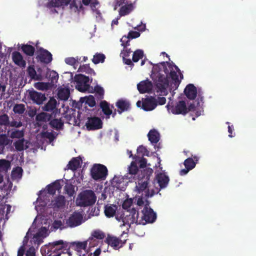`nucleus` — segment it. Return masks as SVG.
I'll list each match as a JSON object with an SVG mask.
<instances>
[{
    "label": "nucleus",
    "instance_id": "1",
    "mask_svg": "<svg viewBox=\"0 0 256 256\" xmlns=\"http://www.w3.org/2000/svg\"><path fill=\"white\" fill-rule=\"evenodd\" d=\"M129 214H126L122 218V222L128 224L134 223L139 224L145 225L146 224L154 222L156 219V214L154 210L149 207V202L146 200L144 208L142 210L140 216L139 212L134 208H132L130 212H127Z\"/></svg>",
    "mask_w": 256,
    "mask_h": 256
},
{
    "label": "nucleus",
    "instance_id": "2",
    "mask_svg": "<svg viewBox=\"0 0 256 256\" xmlns=\"http://www.w3.org/2000/svg\"><path fill=\"white\" fill-rule=\"evenodd\" d=\"M154 84L156 91L160 95L166 96L168 92L167 88L168 86V80L166 76L159 72H152L151 75Z\"/></svg>",
    "mask_w": 256,
    "mask_h": 256
},
{
    "label": "nucleus",
    "instance_id": "3",
    "mask_svg": "<svg viewBox=\"0 0 256 256\" xmlns=\"http://www.w3.org/2000/svg\"><path fill=\"white\" fill-rule=\"evenodd\" d=\"M152 173L153 170L148 168L140 170V173L138 174L136 188L138 194L148 189L150 178Z\"/></svg>",
    "mask_w": 256,
    "mask_h": 256
},
{
    "label": "nucleus",
    "instance_id": "4",
    "mask_svg": "<svg viewBox=\"0 0 256 256\" xmlns=\"http://www.w3.org/2000/svg\"><path fill=\"white\" fill-rule=\"evenodd\" d=\"M96 196L94 192L90 190H86L80 192L76 198V205L86 207L93 205L96 202Z\"/></svg>",
    "mask_w": 256,
    "mask_h": 256
},
{
    "label": "nucleus",
    "instance_id": "5",
    "mask_svg": "<svg viewBox=\"0 0 256 256\" xmlns=\"http://www.w3.org/2000/svg\"><path fill=\"white\" fill-rule=\"evenodd\" d=\"M68 244L62 240H59L49 243L46 246L48 256H60L64 253L62 250H66Z\"/></svg>",
    "mask_w": 256,
    "mask_h": 256
},
{
    "label": "nucleus",
    "instance_id": "6",
    "mask_svg": "<svg viewBox=\"0 0 256 256\" xmlns=\"http://www.w3.org/2000/svg\"><path fill=\"white\" fill-rule=\"evenodd\" d=\"M106 167L102 164H94L90 170V176L95 180H104L108 175Z\"/></svg>",
    "mask_w": 256,
    "mask_h": 256
},
{
    "label": "nucleus",
    "instance_id": "7",
    "mask_svg": "<svg viewBox=\"0 0 256 256\" xmlns=\"http://www.w3.org/2000/svg\"><path fill=\"white\" fill-rule=\"evenodd\" d=\"M38 43L36 44V50L35 52L34 58L38 62L42 64H49L52 60V54L48 50L42 48H38Z\"/></svg>",
    "mask_w": 256,
    "mask_h": 256
},
{
    "label": "nucleus",
    "instance_id": "8",
    "mask_svg": "<svg viewBox=\"0 0 256 256\" xmlns=\"http://www.w3.org/2000/svg\"><path fill=\"white\" fill-rule=\"evenodd\" d=\"M118 6H121L118 11L120 17L128 15L134 9V4H128L126 0H117L114 6V10H116Z\"/></svg>",
    "mask_w": 256,
    "mask_h": 256
},
{
    "label": "nucleus",
    "instance_id": "9",
    "mask_svg": "<svg viewBox=\"0 0 256 256\" xmlns=\"http://www.w3.org/2000/svg\"><path fill=\"white\" fill-rule=\"evenodd\" d=\"M166 107L168 111H170L174 114L185 115L188 113L187 106L184 100L178 101L175 106L168 104Z\"/></svg>",
    "mask_w": 256,
    "mask_h": 256
},
{
    "label": "nucleus",
    "instance_id": "10",
    "mask_svg": "<svg viewBox=\"0 0 256 256\" xmlns=\"http://www.w3.org/2000/svg\"><path fill=\"white\" fill-rule=\"evenodd\" d=\"M76 88L80 92L88 91L90 88L88 76L80 74L76 78Z\"/></svg>",
    "mask_w": 256,
    "mask_h": 256
},
{
    "label": "nucleus",
    "instance_id": "11",
    "mask_svg": "<svg viewBox=\"0 0 256 256\" xmlns=\"http://www.w3.org/2000/svg\"><path fill=\"white\" fill-rule=\"evenodd\" d=\"M198 158L194 156L192 158H188L185 160L184 162L185 168L182 169L180 172V174L181 176H184L188 173V172L193 169L196 165V164L198 161Z\"/></svg>",
    "mask_w": 256,
    "mask_h": 256
},
{
    "label": "nucleus",
    "instance_id": "12",
    "mask_svg": "<svg viewBox=\"0 0 256 256\" xmlns=\"http://www.w3.org/2000/svg\"><path fill=\"white\" fill-rule=\"evenodd\" d=\"M82 215L78 212H74L66 220V224L70 228L80 225L82 222Z\"/></svg>",
    "mask_w": 256,
    "mask_h": 256
},
{
    "label": "nucleus",
    "instance_id": "13",
    "mask_svg": "<svg viewBox=\"0 0 256 256\" xmlns=\"http://www.w3.org/2000/svg\"><path fill=\"white\" fill-rule=\"evenodd\" d=\"M126 240H122L114 236H108L106 240V242L108 246H112L114 250H117L122 248L126 244Z\"/></svg>",
    "mask_w": 256,
    "mask_h": 256
},
{
    "label": "nucleus",
    "instance_id": "14",
    "mask_svg": "<svg viewBox=\"0 0 256 256\" xmlns=\"http://www.w3.org/2000/svg\"><path fill=\"white\" fill-rule=\"evenodd\" d=\"M86 126L88 130H98L102 128V122L100 118L98 117L89 118L86 124Z\"/></svg>",
    "mask_w": 256,
    "mask_h": 256
},
{
    "label": "nucleus",
    "instance_id": "15",
    "mask_svg": "<svg viewBox=\"0 0 256 256\" xmlns=\"http://www.w3.org/2000/svg\"><path fill=\"white\" fill-rule=\"evenodd\" d=\"M156 106V100L154 96L148 97L142 100V108L145 111L152 110Z\"/></svg>",
    "mask_w": 256,
    "mask_h": 256
},
{
    "label": "nucleus",
    "instance_id": "16",
    "mask_svg": "<svg viewBox=\"0 0 256 256\" xmlns=\"http://www.w3.org/2000/svg\"><path fill=\"white\" fill-rule=\"evenodd\" d=\"M28 96L33 102L38 104H42L43 102L46 99L44 94L38 92L34 90L29 91Z\"/></svg>",
    "mask_w": 256,
    "mask_h": 256
},
{
    "label": "nucleus",
    "instance_id": "17",
    "mask_svg": "<svg viewBox=\"0 0 256 256\" xmlns=\"http://www.w3.org/2000/svg\"><path fill=\"white\" fill-rule=\"evenodd\" d=\"M137 88L140 94L148 93L152 89V84L151 81L147 79L139 82L137 84Z\"/></svg>",
    "mask_w": 256,
    "mask_h": 256
},
{
    "label": "nucleus",
    "instance_id": "18",
    "mask_svg": "<svg viewBox=\"0 0 256 256\" xmlns=\"http://www.w3.org/2000/svg\"><path fill=\"white\" fill-rule=\"evenodd\" d=\"M136 161L137 160H136L135 161H132L131 162L130 166L128 168V172L124 176L126 179H128L130 180L131 178H134L136 175L140 173L138 172L139 170L137 166Z\"/></svg>",
    "mask_w": 256,
    "mask_h": 256
},
{
    "label": "nucleus",
    "instance_id": "19",
    "mask_svg": "<svg viewBox=\"0 0 256 256\" xmlns=\"http://www.w3.org/2000/svg\"><path fill=\"white\" fill-rule=\"evenodd\" d=\"M140 59L142 60L140 64H154L150 61L148 60L144 55L143 50L138 49L135 50L132 54V60L134 62H137Z\"/></svg>",
    "mask_w": 256,
    "mask_h": 256
},
{
    "label": "nucleus",
    "instance_id": "20",
    "mask_svg": "<svg viewBox=\"0 0 256 256\" xmlns=\"http://www.w3.org/2000/svg\"><path fill=\"white\" fill-rule=\"evenodd\" d=\"M184 92L185 95L189 100H194L197 96V89L196 87L192 84H190L186 86Z\"/></svg>",
    "mask_w": 256,
    "mask_h": 256
},
{
    "label": "nucleus",
    "instance_id": "21",
    "mask_svg": "<svg viewBox=\"0 0 256 256\" xmlns=\"http://www.w3.org/2000/svg\"><path fill=\"white\" fill-rule=\"evenodd\" d=\"M156 180L160 188H166L170 180L168 176L162 172L157 174Z\"/></svg>",
    "mask_w": 256,
    "mask_h": 256
},
{
    "label": "nucleus",
    "instance_id": "22",
    "mask_svg": "<svg viewBox=\"0 0 256 256\" xmlns=\"http://www.w3.org/2000/svg\"><path fill=\"white\" fill-rule=\"evenodd\" d=\"M20 50L28 56V58L34 56L36 52L35 48L28 44H22Z\"/></svg>",
    "mask_w": 256,
    "mask_h": 256
},
{
    "label": "nucleus",
    "instance_id": "23",
    "mask_svg": "<svg viewBox=\"0 0 256 256\" xmlns=\"http://www.w3.org/2000/svg\"><path fill=\"white\" fill-rule=\"evenodd\" d=\"M100 106L106 118H109L112 114V108H114V106H112L110 108V104L106 100H102L100 104Z\"/></svg>",
    "mask_w": 256,
    "mask_h": 256
},
{
    "label": "nucleus",
    "instance_id": "24",
    "mask_svg": "<svg viewBox=\"0 0 256 256\" xmlns=\"http://www.w3.org/2000/svg\"><path fill=\"white\" fill-rule=\"evenodd\" d=\"M70 96V90L68 88L60 87L58 88V97L62 100L66 101Z\"/></svg>",
    "mask_w": 256,
    "mask_h": 256
},
{
    "label": "nucleus",
    "instance_id": "25",
    "mask_svg": "<svg viewBox=\"0 0 256 256\" xmlns=\"http://www.w3.org/2000/svg\"><path fill=\"white\" fill-rule=\"evenodd\" d=\"M58 74L56 71L48 68L47 70L45 78H46L48 82H50L52 84L54 85L58 82Z\"/></svg>",
    "mask_w": 256,
    "mask_h": 256
},
{
    "label": "nucleus",
    "instance_id": "26",
    "mask_svg": "<svg viewBox=\"0 0 256 256\" xmlns=\"http://www.w3.org/2000/svg\"><path fill=\"white\" fill-rule=\"evenodd\" d=\"M57 101L54 98H50L48 102L42 107L44 110L54 112L56 110Z\"/></svg>",
    "mask_w": 256,
    "mask_h": 256
},
{
    "label": "nucleus",
    "instance_id": "27",
    "mask_svg": "<svg viewBox=\"0 0 256 256\" xmlns=\"http://www.w3.org/2000/svg\"><path fill=\"white\" fill-rule=\"evenodd\" d=\"M116 106L119 109L118 112L121 114L124 111H127L130 108V104L128 101L120 100L116 103Z\"/></svg>",
    "mask_w": 256,
    "mask_h": 256
},
{
    "label": "nucleus",
    "instance_id": "28",
    "mask_svg": "<svg viewBox=\"0 0 256 256\" xmlns=\"http://www.w3.org/2000/svg\"><path fill=\"white\" fill-rule=\"evenodd\" d=\"M117 206L114 204H106L104 208V212L107 218L113 217L116 212Z\"/></svg>",
    "mask_w": 256,
    "mask_h": 256
},
{
    "label": "nucleus",
    "instance_id": "29",
    "mask_svg": "<svg viewBox=\"0 0 256 256\" xmlns=\"http://www.w3.org/2000/svg\"><path fill=\"white\" fill-rule=\"evenodd\" d=\"M66 243L68 244V247L66 249L70 247H74L76 250L79 252L82 250H85L86 248L88 241L74 242H71L70 244L68 242Z\"/></svg>",
    "mask_w": 256,
    "mask_h": 256
},
{
    "label": "nucleus",
    "instance_id": "30",
    "mask_svg": "<svg viewBox=\"0 0 256 256\" xmlns=\"http://www.w3.org/2000/svg\"><path fill=\"white\" fill-rule=\"evenodd\" d=\"M148 140L152 144H156L160 140V135L159 132L155 129L150 130L148 134Z\"/></svg>",
    "mask_w": 256,
    "mask_h": 256
},
{
    "label": "nucleus",
    "instance_id": "31",
    "mask_svg": "<svg viewBox=\"0 0 256 256\" xmlns=\"http://www.w3.org/2000/svg\"><path fill=\"white\" fill-rule=\"evenodd\" d=\"M66 204L65 198L63 196H59L52 201V205L54 208H60L64 206Z\"/></svg>",
    "mask_w": 256,
    "mask_h": 256
},
{
    "label": "nucleus",
    "instance_id": "32",
    "mask_svg": "<svg viewBox=\"0 0 256 256\" xmlns=\"http://www.w3.org/2000/svg\"><path fill=\"white\" fill-rule=\"evenodd\" d=\"M12 58L14 64H26L22 54L18 52L14 51L12 54Z\"/></svg>",
    "mask_w": 256,
    "mask_h": 256
},
{
    "label": "nucleus",
    "instance_id": "33",
    "mask_svg": "<svg viewBox=\"0 0 256 256\" xmlns=\"http://www.w3.org/2000/svg\"><path fill=\"white\" fill-rule=\"evenodd\" d=\"M81 161L80 157L73 158L68 164V168L73 171L76 170L80 167Z\"/></svg>",
    "mask_w": 256,
    "mask_h": 256
},
{
    "label": "nucleus",
    "instance_id": "34",
    "mask_svg": "<svg viewBox=\"0 0 256 256\" xmlns=\"http://www.w3.org/2000/svg\"><path fill=\"white\" fill-rule=\"evenodd\" d=\"M92 238H90L88 240H90V246H94V244H92V241L94 242V238L98 240H102L105 237V234L104 232L100 230H94L92 234Z\"/></svg>",
    "mask_w": 256,
    "mask_h": 256
},
{
    "label": "nucleus",
    "instance_id": "35",
    "mask_svg": "<svg viewBox=\"0 0 256 256\" xmlns=\"http://www.w3.org/2000/svg\"><path fill=\"white\" fill-rule=\"evenodd\" d=\"M12 142V140L8 138L6 134H0V150L2 152L6 146L11 144Z\"/></svg>",
    "mask_w": 256,
    "mask_h": 256
},
{
    "label": "nucleus",
    "instance_id": "36",
    "mask_svg": "<svg viewBox=\"0 0 256 256\" xmlns=\"http://www.w3.org/2000/svg\"><path fill=\"white\" fill-rule=\"evenodd\" d=\"M48 70V68L46 66V65H42V67L37 68V78H36V80H44Z\"/></svg>",
    "mask_w": 256,
    "mask_h": 256
},
{
    "label": "nucleus",
    "instance_id": "37",
    "mask_svg": "<svg viewBox=\"0 0 256 256\" xmlns=\"http://www.w3.org/2000/svg\"><path fill=\"white\" fill-rule=\"evenodd\" d=\"M49 124L51 128L57 130H62L64 127V122L60 118H54L50 121Z\"/></svg>",
    "mask_w": 256,
    "mask_h": 256
},
{
    "label": "nucleus",
    "instance_id": "38",
    "mask_svg": "<svg viewBox=\"0 0 256 256\" xmlns=\"http://www.w3.org/2000/svg\"><path fill=\"white\" fill-rule=\"evenodd\" d=\"M72 0H51L50 4L52 7L66 6L70 4Z\"/></svg>",
    "mask_w": 256,
    "mask_h": 256
},
{
    "label": "nucleus",
    "instance_id": "39",
    "mask_svg": "<svg viewBox=\"0 0 256 256\" xmlns=\"http://www.w3.org/2000/svg\"><path fill=\"white\" fill-rule=\"evenodd\" d=\"M61 188L59 182H56L51 184H48L47 186L48 192L50 194H54L56 190H58Z\"/></svg>",
    "mask_w": 256,
    "mask_h": 256
},
{
    "label": "nucleus",
    "instance_id": "40",
    "mask_svg": "<svg viewBox=\"0 0 256 256\" xmlns=\"http://www.w3.org/2000/svg\"><path fill=\"white\" fill-rule=\"evenodd\" d=\"M52 115L46 112H42L36 115V119L38 122H48L50 120Z\"/></svg>",
    "mask_w": 256,
    "mask_h": 256
},
{
    "label": "nucleus",
    "instance_id": "41",
    "mask_svg": "<svg viewBox=\"0 0 256 256\" xmlns=\"http://www.w3.org/2000/svg\"><path fill=\"white\" fill-rule=\"evenodd\" d=\"M106 59V56L102 53H96L93 56L92 62L94 64L103 63Z\"/></svg>",
    "mask_w": 256,
    "mask_h": 256
},
{
    "label": "nucleus",
    "instance_id": "42",
    "mask_svg": "<svg viewBox=\"0 0 256 256\" xmlns=\"http://www.w3.org/2000/svg\"><path fill=\"white\" fill-rule=\"evenodd\" d=\"M10 168V162L6 160H0V172H6Z\"/></svg>",
    "mask_w": 256,
    "mask_h": 256
},
{
    "label": "nucleus",
    "instance_id": "43",
    "mask_svg": "<svg viewBox=\"0 0 256 256\" xmlns=\"http://www.w3.org/2000/svg\"><path fill=\"white\" fill-rule=\"evenodd\" d=\"M94 90L96 93V96L99 100H102L104 98V90L102 87L99 85L94 86Z\"/></svg>",
    "mask_w": 256,
    "mask_h": 256
},
{
    "label": "nucleus",
    "instance_id": "44",
    "mask_svg": "<svg viewBox=\"0 0 256 256\" xmlns=\"http://www.w3.org/2000/svg\"><path fill=\"white\" fill-rule=\"evenodd\" d=\"M132 204V200L131 199L126 200L122 204V208L126 210L124 212L123 214L121 215V218L122 220L124 214H125L124 216H126V214H129V213L127 212H130L132 210V209L130 210H128V209L131 206Z\"/></svg>",
    "mask_w": 256,
    "mask_h": 256
},
{
    "label": "nucleus",
    "instance_id": "45",
    "mask_svg": "<svg viewBox=\"0 0 256 256\" xmlns=\"http://www.w3.org/2000/svg\"><path fill=\"white\" fill-rule=\"evenodd\" d=\"M24 138L19 139L18 140L16 141L14 143V146L15 147L16 150L18 152H21L24 150Z\"/></svg>",
    "mask_w": 256,
    "mask_h": 256
},
{
    "label": "nucleus",
    "instance_id": "46",
    "mask_svg": "<svg viewBox=\"0 0 256 256\" xmlns=\"http://www.w3.org/2000/svg\"><path fill=\"white\" fill-rule=\"evenodd\" d=\"M47 232V230L45 227H42L40 230L38 232L35 236H34L33 239L34 240L38 241V244H40L42 241V240H39V238L40 236H42L43 235L46 234Z\"/></svg>",
    "mask_w": 256,
    "mask_h": 256
},
{
    "label": "nucleus",
    "instance_id": "47",
    "mask_svg": "<svg viewBox=\"0 0 256 256\" xmlns=\"http://www.w3.org/2000/svg\"><path fill=\"white\" fill-rule=\"evenodd\" d=\"M24 136V132L23 130H15L12 131L10 134V137L12 138H22Z\"/></svg>",
    "mask_w": 256,
    "mask_h": 256
},
{
    "label": "nucleus",
    "instance_id": "48",
    "mask_svg": "<svg viewBox=\"0 0 256 256\" xmlns=\"http://www.w3.org/2000/svg\"><path fill=\"white\" fill-rule=\"evenodd\" d=\"M26 110L25 106L24 104H16L13 108V111L16 114H22Z\"/></svg>",
    "mask_w": 256,
    "mask_h": 256
},
{
    "label": "nucleus",
    "instance_id": "49",
    "mask_svg": "<svg viewBox=\"0 0 256 256\" xmlns=\"http://www.w3.org/2000/svg\"><path fill=\"white\" fill-rule=\"evenodd\" d=\"M34 65H30L28 68V76L32 79L36 80L37 78V70L36 71L34 67Z\"/></svg>",
    "mask_w": 256,
    "mask_h": 256
},
{
    "label": "nucleus",
    "instance_id": "50",
    "mask_svg": "<svg viewBox=\"0 0 256 256\" xmlns=\"http://www.w3.org/2000/svg\"><path fill=\"white\" fill-rule=\"evenodd\" d=\"M64 190L66 193L70 196L74 194V186L71 184H67L64 186Z\"/></svg>",
    "mask_w": 256,
    "mask_h": 256
},
{
    "label": "nucleus",
    "instance_id": "51",
    "mask_svg": "<svg viewBox=\"0 0 256 256\" xmlns=\"http://www.w3.org/2000/svg\"><path fill=\"white\" fill-rule=\"evenodd\" d=\"M130 52L131 51L130 50H126L121 53V54H122L123 60L125 62V64H132L130 59L126 58L127 57L130 56Z\"/></svg>",
    "mask_w": 256,
    "mask_h": 256
},
{
    "label": "nucleus",
    "instance_id": "52",
    "mask_svg": "<svg viewBox=\"0 0 256 256\" xmlns=\"http://www.w3.org/2000/svg\"><path fill=\"white\" fill-rule=\"evenodd\" d=\"M85 102L90 107H94L96 105L95 98L93 96L90 95L84 98Z\"/></svg>",
    "mask_w": 256,
    "mask_h": 256
},
{
    "label": "nucleus",
    "instance_id": "53",
    "mask_svg": "<svg viewBox=\"0 0 256 256\" xmlns=\"http://www.w3.org/2000/svg\"><path fill=\"white\" fill-rule=\"evenodd\" d=\"M82 57L76 56V58L70 57L65 59L66 64H80V60Z\"/></svg>",
    "mask_w": 256,
    "mask_h": 256
},
{
    "label": "nucleus",
    "instance_id": "54",
    "mask_svg": "<svg viewBox=\"0 0 256 256\" xmlns=\"http://www.w3.org/2000/svg\"><path fill=\"white\" fill-rule=\"evenodd\" d=\"M9 117L6 114L0 115V125L7 126L8 125Z\"/></svg>",
    "mask_w": 256,
    "mask_h": 256
},
{
    "label": "nucleus",
    "instance_id": "55",
    "mask_svg": "<svg viewBox=\"0 0 256 256\" xmlns=\"http://www.w3.org/2000/svg\"><path fill=\"white\" fill-rule=\"evenodd\" d=\"M137 152L138 154H141L142 156H148L150 153L149 151L146 149V148L143 146H140L138 148Z\"/></svg>",
    "mask_w": 256,
    "mask_h": 256
},
{
    "label": "nucleus",
    "instance_id": "56",
    "mask_svg": "<svg viewBox=\"0 0 256 256\" xmlns=\"http://www.w3.org/2000/svg\"><path fill=\"white\" fill-rule=\"evenodd\" d=\"M42 137L48 138L50 142L53 141L56 138V136L52 132H44L42 133Z\"/></svg>",
    "mask_w": 256,
    "mask_h": 256
},
{
    "label": "nucleus",
    "instance_id": "57",
    "mask_svg": "<svg viewBox=\"0 0 256 256\" xmlns=\"http://www.w3.org/2000/svg\"><path fill=\"white\" fill-rule=\"evenodd\" d=\"M22 126V122L20 121H16L13 120L12 121H8V125L7 126L14 127V128H20Z\"/></svg>",
    "mask_w": 256,
    "mask_h": 256
},
{
    "label": "nucleus",
    "instance_id": "58",
    "mask_svg": "<svg viewBox=\"0 0 256 256\" xmlns=\"http://www.w3.org/2000/svg\"><path fill=\"white\" fill-rule=\"evenodd\" d=\"M120 42H122V45L124 47H126L127 46H128L130 44V38L128 36H124L120 39Z\"/></svg>",
    "mask_w": 256,
    "mask_h": 256
},
{
    "label": "nucleus",
    "instance_id": "59",
    "mask_svg": "<svg viewBox=\"0 0 256 256\" xmlns=\"http://www.w3.org/2000/svg\"><path fill=\"white\" fill-rule=\"evenodd\" d=\"M128 36L130 39L136 38L140 36V33L136 31H130L128 34Z\"/></svg>",
    "mask_w": 256,
    "mask_h": 256
},
{
    "label": "nucleus",
    "instance_id": "60",
    "mask_svg": "<svg viewBox=\"0 0 256 256\" xmlns=\"http://www.w3.org/2000/svg\"><path fill=\"white\" fill-rule=\"evenodd\" d=\"M161 54H162L164 56H166L168 58V60L161 62L158 63L157 64H174L172 61H170L169 56L165 52H162L161 53Z\"/></svg>",
    "mask_w": 256,
    "mask_h": 256
},
{
    "label": "nucleus",
    "instance_id": "61",
    "mask_svg": "<svg viewBox=\"0 0 256 256\" xmlns=\"http://www.w3.org/2000/svg\"><path fill=\"white\" fill-rule=\"evenodd\" d=\"M171 78L176 83H179L180 80H178V76L176 72L174 71H171L170 74Z\"/></svg>",
    "mask_w": 256,
    "mask_h": 256
},
{
    "label": "nucleus",
    "instance_id": "62",
    "mask_svg": "<svg viewBox=\"0 0 256 256\" xmlns=\"http://www.w3.org/2000/svg\"><path fill=\"white\" fill-rule=\"evenodd\" d=\"M26 256H36V250L34 246L30 247L26 250Z\"/></svg>",
    "mask_w": 256,
    "mask_h": 256
},
{
    "label": "nucleus",
    "instance_id": "63",
    "mask_svg": "<svg viewBox=\"0 0 256 256\" xmlns=\"http://www.w3.org/2000/svg\"><path fill=\"white\" fill-rule=\"evenodd\" d=\"M138 164L140 168H144L147 164V160L146 158L142 157L138 160Z\"/></svg>",
    "mask_w": 256,
    "mask_h": 256
},
{
    "label": "nucleus",
    "instance_id": "64",
    "mask_svg": "<svg viewBox=\"0 0 256 256\" xmlns=\"http://www.w3.org/2000/svg\"><path fill=\"white\" fill-rule=\"evenodd\" d=\"M26 251V248L24 246H22L18 248V251L17 256H24Z\"/></svg>",
    "mask_w": 256,
    "mask_h": 256
}]
</instances>
